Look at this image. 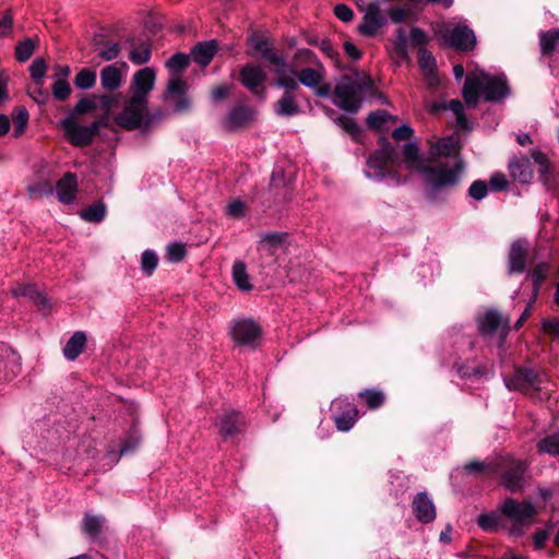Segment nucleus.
<instances>
[{
    "label": "nucleus",
    "instance_id": "39448f33",
    "mask_svg": "<svg viewBox=\"0 0 559 559\" xmlns=\"http://www.w3.org/2000/svg\"><path fill=\"white\" fill-rule=\"evenodd\" d=\"M114 121L126 130L147 127L151 122L148 104L129 97L122 105L120 111L115 115Z\"/></svg>",
    "mask_w": 559,
    "mask_h": 559
},
{
    "label": "nucleus",
    "instance_id": "0eeeda50",
    "mask_svg": "<svg viewBox=\"0 0 559 559\" xmlns=\"http://www.w3.org/2000/svg\"><path fill=\"white\" fill-rule=\"evenodd\" d=\"M437 34L445 45L460 50H468L476 43L474 32L466 25L442 23L438 26Z\"/></svg>",
    "mask_w": 559,
    "mask_h": 559
},
{
    "label": "nucleus",
    "instance_id": "864d4df0",
    "mask_svg": "<svg viewBox=\"0 0 559 559\" xmlns=\"http://www.w3.org/2000/svg\"><path fill=\"white\" fill-rule=\"evenodd\" d=\"M226 213L233 218H240L246 214V203L240 199L233 200L227 205Z\"/></svg>",
    "mask_w": 559,
    "mask_h": 559
},
{
    "label": "nucleus",
    "instance_id": "3c124183",
    "mask_svg": "<svg viewBox=\"0 0 559 559\" xmlns=\"http://www.w3.org/2000/svg\"><path fill=\"white\" fill-rule=\"evenodd\" d=\"M28 121V114L25 109H20L13 118V135L20 136L25 131Z\"/></svg>",
    "mask_w": 559,
    "mask_h": 559
},
{
    "label": "nucleus",
    "instance_id": "c03bdc74",
    "mask_svg": "<svg viewBox=\"0 0 559 559\" xmlns=\"http://www.w3.org/2000/svg\"><path fill=\"white\" fill-rule=\"evenodd\" d=\"M158 263L156 253L152 250H145L141 258V269L146 275H152Z\"/></svg>",
    "mask_w": 559,
    "mask_h": 559
},
{
    "label": "nucleus",
    "instance_id": "f257e3e1",
    "mask_svg": "<svg viewBox=\"0 0 559 559\" xmlns=\"http://www.w3.org/2000/svg\"><path fill=\"white\" fill-rule=\"evenodd\" d=\"M401 168L420 174L429 191L437 193L459 183L464 164L456 158L452 164L430 165V159L420 155L419 147L414 142L403 145L402 159H400L396 150L385 142L369 157L366 176L371 179H382L388 176L393 183L401 185L405 181L397 174Z\"/></svg>",
    "mask_w": 559,
    "mask_h": 559
},
{
    "label": "nucleus",
    "instance_id": "6e6552de",
    "mask_svg": "<svg viewBox=\"0 0 559 559\" xmlns=\"http://www.w3.org/2000/svg\"><path fill=\"white\" fill-rule=\"evenodd\" d=\"M265 59L273 66V73L275 75V83L287 91H295L298 88V71L294 66L288 64L282 55L273 51L265 52Z\"/></svg>",
    "mask_w": 559,
    "mask_h": 559
},
{
    "label": "nucleus",
    "instance_id": "cd10ccee",
    "mask_svg": "<svg viewBox=\"0 0 559 559\" xmlns=\"http://www.w3.org/2000/svg\"><path fill=\"white\" fill-rule=\"evenodd\" d=\"M241 425H242V419H241L240 414L233 411V412L226 413L219 419L218 429L223 436L228 437V436H233L234 433H236L239 430Z\"/></svg>",
    "mask_w": 559,
    "mask_h": 559
},
{
    "label": "nucleus",
    "instance_id": "774afa93",
    "mask_svg": "<svg viewBox=\"0 0 559 559\" xmlns=\"http://www.w3.org/2000/svg\"><path fill=\"white\" fill-rule=\"evenodd\" d=\"M489 183L493 190H503L508 187V180L502 174L492 175Z\"/></svg>",
    "mask_w": 559,
    "mask_h": 559
},
{
    "label": "nucleus",
    "instance_id": "473e14b6",
    "mask_svg": "<svg viewBox=\"0 0 559 559\" xmlns=\"http://www.w3.org/2000/svg\"><path fill=\"white\" fill-rule=\"evenodd\" d=\"M104 524L105 519L103 516L86 513L82 522V530L85 535H87L91 538H95L100 534Z\"/></svg>",
    "mask_w": 559,
    "mask_h": 559
},
{
    "label": "nucleus",
    "instance_id": "052dcab7",
    "mask_svg": "<svg viewBox=\"0 0 559 559\" xmlns=\"http://www.w3.org/2000/svg\"><path fill=\"white\" fill-rule=\"evenodd\" d=\"M337 123L340 124V127L345 130L346 132H348L349 134L352 135H356L359 133V127L357 126V123L355 122V120L353 118H349V117H340L337 119Z\"/></svg>",
    "mask_w": 559,
    "mask_h": 559
},
{
    "label": "nucleus",
    "instance_id": "2f4dec72",
    "mask_svg": "<svg viewBox=\"0 0 559 559\" xmlns=\"http://www.w3.org/2000/svg\"><path fill=\"white\" fill-rule=\"evenodd\" d=\"M252 115L253 112L248 108H235L226 117L225 127L230 130L242 127L252 118Z\"/></svg>",
    "mask_w": 559,
    "mask_h": 559
},
{
    "label": "nucleus",
    "instance_id": "f704fd0d",
    "mask_svg": "<svg viewBox=\"0 0 559 559\" xmlns=\"http://www.w3.org/2000/svg\"><path fill=\"white\" fill-rule=\"evenodd\" d=\"M233 280L237 287L241 290H250L252 287L249 281L246 264L241 261H237L233 265Z\"/></svg>",
    "mask_w": 559,
    "mask_h": 559
},
{
    "label": "nucleus",
    "instance_id": "338daca9",
    "mask_svg": "<svg viewBox=\"0 0 559 559\" xmlns=\"http://www.w3.org/2000/svg\"><path fill=\"white\" fill-rule=\"evenodd\" d=\"M413 135V129L407 126V124H403L399 128H396L393 132H392V136L397 140V141H403V140H407L409 139L411 136Z\"/></svg>",
    "mask_w": 559,
    "mask_h": 559
},
{
    "label": "nucleus",
    "instance_id": "5701e85b",
    "mask_svg": "<svg viewBox=\"0 0 559 559\" xmlns=\"http://www.w3.org/2000/svg\"><path fill=\"white\" fill-rule=\"evenodd\" d=\"M509 169L512 178L522 183H527L533 178V170L527 157L522 156L512 159L509 164Z\"/></svg>",
    "mask_w": 559,
    "mask_h": 559
},
{
    "label": "nucleus",
    "instance_id": "ddd939ff",
    "mask_svg": "<svg viewBox=\"0 0 559 559\" xmlns=\"http://www.w3.org/2000/svg\"><path fill=\"white\" fill-rule=\"evenodd\" d=\"M21 370V357L8 346H0V380L10 381Z\"/></svg>",
    "mask_w": 559,
    "mask_h": 559
},
{
    "label": "nucleus",
    "instance_id": "603ef678",
    "mask_svg": "<svg viewBox=\"0 0 559 559\" xmlns=\"http://www.w3.org/2000/svg\"><path fill=\"white\" fill-rule=\"evenodd\" d=\"M456 116V122L461 128H467V120L463 112V104L459 100H451L447 106Z\"/></svg>",
    "mask_w": 559,
    "mask_h": 559
},
{
    "label": "nucleus",
    "instance_id": "69168bd1",
    "mask_svg": "<svg viewBox=\"0 0 559 559\" xmlns=\"http://www.w3.org/2000/svg\"><path fill=\"white\" fill-rule=\"evenodd\" d=\"M550 528L538 530L533 535V542L535 549H542L545 543L549 538Z\"/></svg>",
    "mask_w": 559,
    "mask_h": 559
},
{
    "label": "nucleus",
    "instance_id": "de8ad7c7",
    "mask_svg": "<svg viewBox=\"0 0 559 559\" xmlns=\"http://www.w3.org/2000/svg\"><path fill=\"white\" fill-rule=\"evenodd\" d=\"M35 49V44L32 39L27 38L21 41L15 48L16 59L19 61H26L33 55Z\"/></svg>",
    "mask_w": 559,
    "mask_h": 559
},
{
    "label": "nucleus",
    "instance_id": "5fc2aeb1",
    "mask_svg": "<svg viewBox=\"0 0 559 559\" xmlns=\"http://www.w3.org/2000/svg\"><path fill=\"white\" fill-rule=\"evenodd\" d=\"M120 53V46L116 43H110L105 47L98 49V56L105 60L110 61L116 59Z\"/></svg>",
    "mask_w": 559,
    "mask_h": 559
},
{
    "label": "nucleus",
    "instance_id": "2eb2a0df",
    "mask_svg": "<svg viewBox=\"0 0 559 559\" xmlns=\"http://www.w3.org/2000/svg\"><path fill=\"white\" fill-rule=\"evenodd\" d=\"M187 84L178 76H173L167 85L166 100L174 104L176 111H185L190 107V100L186 95Z\"/></svg>",
    "mask_w": 559,
    "mask_h": 559
},
{
    "label": "nucleus",
    "instance_id": "412c9836",
    "mask_svg": "<svg viewBox=\"0 0 559 559\" xmlns=\"http://www.w3.org/2000/svg\"><path fill=\"white\" fill-rule=\"evenodd\" d=\"M527 245L523 240H516L511 245L509 255V272L521 273L524 271Z\"/></svg>",
    "mask_w": 559,
    "mask_h": 559
},
{
    "label": "nucleus",
    "instance_id": "9b49d317",
    "mask_svg": "<svg viewBox=\"0 0 559 559\" xmlns=\"http://www.w3.org/2000/svg\"><path fill=\"white\" fill-rule=\"evenodd\" d=\"M334 414V423L340 431H348L358 418L357 408L346 402L344 399H335L332 402Z\"/></svg>",
    "mask_w": 559,
    "mask_h": 559
},
{
    "label": "nucleus",
    "instance_id": "f03ea898",
    "mask_svg": "<svg viewBox=\"0 0 559 559\" xmlns=\"http://www.w3.org/2000/svg\"><path fill=\"white\" fill-rule=\"evenodd\" d=\"M508 94V85L503 75L491 76L476 70L468 74L463 87V98L467 106H476L479 96L486 100H499Z\"/></svg>",
    "mask_w": 559,
    "mask_h": 559
},
{
    "label": "nucleus",
    "instance_id": "4468645a",
    "mask_svg": "<svg viewBox=\"0 0 559 559\" xmlns=\"http://www.w3.org/2000/svg\"><path fill=\"white\" fill-rule=\"evenodd\" d=\"M385 17L382 15L380 7L377 3H370L365 8V14L358 26L360 34L373 36L385 24Z\"/></svg>",
    "mask_w": 559,
    "mask_h": 559
},
{
    "label": "nucleus",
    "instance_id": "423d86ee",
    "mask_svg": "<svg viewBox=\"0 0 559 559\" xmlns=\"http://www.w3.org/2000/svg\"><path fill=\"white\" fill-rule=\"evenodd\" d=\"M60 124L66 138L75 146H86L92 143L100 127H103L100 121H93L88 126H82L73 115L62 119Z\"/></svg>",
    "mask_w": 559,
    "mask_h": 559
},
{
    "label": "nucleus",
    "instance_id": "37998d69",
    "mask_svg": "<svg viewBox=\"0 0 559 559\" xmlns=\"http://www.w3.org/2000/svg\"><path fill=\"white\" fill-rule=\"evenodd\" d=\"M74 83L81 90H88L96 83V73L88 69H82L76 74Z\"/></svg>",
    "mask_w": 559,
    "mask_h": 559
},
{
    "label": "nucleus",
    "instance_id": "dca6fc26",
    "mask_svg": "<svg viewBox=\"0 0 559 559\" xmlns=\"http://www.w3.org/2000/svg\"><path fill=\"white\" fill-rule=\"evenodd\" d=\"M11 293L14 297L21 298L25 297L33 301L40 311L44 313H48L51 309V304L46 295L39 292L36 286L32 284H15L11 288Z\"/></svg>",
    "mask_w": 559,
    "mask_h": 559
},
{
    "label": "nucleus",
    "instance_id": "1a4fd4ad",
    "mask_svg": "<svg viewBox=\"0 0 559 559\" xmlns=\"http://www.w3.org/2000/svg\"><path fill=\"white\" fill-rule=\"evenodd\" d=\"M233 341L240 346H257L261 338V328L250 319L235 321L229 329Z\"/></svg>",
    "mask_w": 559,
    "mask_h": 559
},
{
    "label": "nucleus",
    "instance_id": "393cba45",
    "mask_svg": "<svg viewBox=\"0 0 559 559\" xmlns=\"http://www.w3.org/2000/svg\"><path fill=\"white\" fill-rule=\"evenodd\" d=\"M86 345V335L84 332H75L63 347V355L68 360H75L84 350Z\"/></svg>",
    "mask_w": 559,
    "mask_h": 559
},
{
    "label": "nucleus",
    "instance_id": "9d476101",
    "mask_svg": "<svg viewBox=\"0 0 559 559\" xmlns=\"http://www.w3.org/2000/svg\"><path fill=\"white\" fill-rule=\"evenodd\" d=\"M156 73L153 68L145 67L136 71L130 82V97L148 104V95L153 91Z\"/></svg>",
    "mask_w": 559,
    "mask_h": 559
},
{
    "label": "nucleus",
    "instance_id": "4d7b16f0",
    "mask_svg": "<svg viewBox=\"0 0 559 559\" xmlns=\"http://www.w3.org/2000/svg\"><path fill=\"white\" fill-rule=\"evenodd\" d=\"M186 255V248L182 243H170L167 247V258L171 262H179Z\"/></svg>",
    "mask_w": 559,
    "mask_h": 559
},
{
    "label": "nucleus",
    "instance_id": "e433bc0d",
    "mask_svg": "<svg viewBox=\"0 0 559 559\" xmlns=\"http://www.w3.org/2000/svg\"><path fill=\"white\" fill-rule=\"evenodd\" d=\"M106 215V206L103 203L94 204L86 210L82 211L81 217L86 222L98 223L104 219Z\"/></svg>",
    "mask_w": 559,
    "mask_h": 559
},
{
    "label": "nucleus",
    "instance_id": "58836bf2",
    "mask_svg": "<svg viewBox=\"0 0 559 559\" xmlns=\"http://www.w3.org/2000/svg\"><path fill=\"white\" fill-rule=\"evenodd\" d=\"M389 121L395 122L396 118L391 116L385 110H378V111L371 112L367 118V122H368L369 127L374 128V129H382L383 126Z\"/></svg>",
    "mask_w": 559,
    "mask_h": 559
},
{
    "label": "nucleus",
    "instance_id": "f8f14e48",
    "mask_svg": "<svg viewBox=\"0 0 559 559\" xmlns=\"http://www.w3.org/2000/svg\"><path fill=\"white\" fill-rule=\"evenodd\" d=\"M478 330L483 335L499 334L502 342L508 334V320H502L500 314L493 310L485 312L477 320Z\"/></svg>",
    "mask_w": 559,
    "mask_h": 559
},
{
    "label": "nucleus",
    "instance_id": "13d9d810",
    "mask_svg": "<svg viewBox=\"0 0 559 559\" xmlns=\"http://www.w3.org/2000/svg\"><path fill=\"white\" fill-rule=\"evenodd\" d=\"M469 195L475 200H481L487 195L488 188L485 181L477 180L469 187Z\"/></svg>",
    "mask_w": 559,
    "mask_h": 559
},
{
    "label": "nucleus",
    "instance_id": "c85d7f7f",
    "mask_svg": "<svg viewBox=\"0 0 559 559\" xmlns=\"http://www.w3.org/2000/svg\"><path fill=\"white\" fill-rule=\"evenodd\" d=\"M216 51V43L214 40L199 44L191 51L193 60L201 64L207 66Z\"/></svg>",
    "mask_w": 559,
    "mask_h": 559
},
{
    "label": "nucleus",
    "instance_id": "49530a36",
    "mask_svg": "<svg viewBox=\"0 0 559 559\" xmlns=\"http://www.w3.org/2000/svg\"><path fill=\"white\" fill-rule=\"evenodd\" d=\"M166 66L170 71L178 74L189 66V57L185 53H176L168 59Z\"/></svg>",
    "mask_w": 559,
    "mask_h": 559
},
{
    "label": "nucleus",
    "instance_id": "a211bd4d",
    "mask_svg": "<svg viewBox=\"0 0 559 559\" xmlns=\"http://www.w3.org/2000/svg\"><path fill=\"white\" fill-rule=\"evenodd\" d=\"M542 377L544 374L536 373L533 370L520 369L512 379L506 381V384L509 389L523 390L526 386H537L542 383Z\"/></svg>",
    "mask_w": 559,
    "mask_h": 559
},
{
    "label": "nucleus",
    "instance_id": "b1692460",
    "mask_svg": "<svg viewBox=\"0 0 559 559\" xmlns=\"http://www.w3.org/2000/svg\"><path fill=\"white\" fill-rule=\"evenodd\" d=\"M122 71L116 64L106 66L100 72V84L104 90L115 91L122 84Z\"/></svg>",
    "mask_w": 559,
    "mask_h": 559
},
{
    "label": "nucleus",
    "instance_id": "8fccbe9b",
    "mask_svg": "<svg viewBox=\"0 0 559 559\" xmlns=\"http://www.w3.org/2000/svg\"><path fill=\"white\" fill-rule=\"evenodd\" d=\"M359 396L366 401L369 408H377L384 402V395L380 391H364L359 393Z\"/></svg>",
    "mask_w": 559,
    "mask_h": 559
},
{
    "label": "nucleus",
    "instance_id": "4be33fe9",
    "mask_svg": "<svg viewBox=\"0 0 559 559\" xmlns=\"http://www.w3.org/2000/svg\"><path fill=\"white\" fill-rule=\"evenodd\" d=\"M242 84L250 91L254 92L265 81V73L259 66L248 64L240 72Z\"/></svg>",
    "mask_w": 559,
    "mask_h": 559
},
{
    "label": "nucleus",
    "instance_id": "0e129e2a",
    "mask_svg": "<svg viewBox=\"0 0 559 559\" xmlns=\"http://www.w3.org/2000/svg\"><path fill=\"white\" fill-rule=\"evenodd\" d=\"M334 13L343 22H350L354 17L353 10L346 4H337L334 9Z\"/></svg>",
    "mask_w": 559,
    "mask_h": 559
},
{
    "label": "nucleus",
    "instance_id": "f3484780",
    "mask_svg": "<svg viewBox=\"0 0 559 559\" xmlns=\"http://www.w3.org/2000/svg\"><path fill=\"white\" fill-rule=\"evenodd\" d=\"M413 510L416 519L423 523H430L436 519V508L426 492H419L413 500Z\"/></svg>",
    "mask_w": 559,
    "mask_h": 559
},
{
    "label": "nucleus",
    "instance_id": "72a5a7b5",
    "mask_svg": "<svg viewBox=\"0 0 559 559\" xmlns=\"http://www.w3.org/2000/svg\"><path fill=\"white\" fill-rule=\"evenodd\" d=\"M285 237H286L285 234H277V233L266 234L261 237V239L259 241L258 249L261 251H264L269 254H272L275 252L276 249L282 247V245L284 243Z\"/></svg>",
    "mask_w": 559,
    "mask_h": 559
},
{
    "label": "nucleus",
    "instance_id": "a18cd8bd",
    "mask_svg": "<svg viewBox=\"0 0 559 559\" xmlns=\"http://www.w3.org/2000/svg\"><path fill=\"white\" fill-rule=\"evenodd\" d=\"M71 93V86L69 82L63 78H56L52 85V95L59 100H64Z\"/></svg>",
    "mask_w": 559,
    "mask_h": 559
},
{
    "label": "nucleus",
    "instance_id": "4c0bfd02",
    "mask_svg": "<svg viewBox=\"0 0 559 559\" xmlns=\"http://www.w3.org/2000/svg\"><path fill=\"white\" fill-rule=\"evenodd\" d=\"M96 108H97V96L91 95V96L80 99L76 103V105L74 106L71 115H73L76 118V116L92 112Z\"/></svg>",
    "mask_w": 559,
    "mask_h": 559
},
{
    "label": "nucleus",
    "instance_id": "a878e982",
    "mask_svg": "<svg viewBox=\"0 0 559 559\" xmlns=\"http://www.w3.org/2000/svg\"><path fill=\"white\" fill-rule=\"evenodd\" d=\"M290 92L292 91L286 90L284 95L276 102L274 106V111L277 116L292 117L299 114L300 106L295 100Z\"/></svg>",
    "mask_w": 559,
    "mask_h": 559
},
{
    "label": "nucleus",
    "instance_id": "aec40b11",
    "mask_svg": "<svg viewBox=\"0 0 559 559\" xmlns=\"http://www.w3.org/2000/svg\"><path fill=\"white\" fill-rule=\"evenodd\" d=\"M57 195L62 203H72L78 191L76 178L72 174L64 175L56 187Z\"/></svg>",
    "mask_w": 559,
    "mask_h": 559
},
{
    "label": "nucleus",
    "instance_id": "a19ab883",
    "mask_svg": "<svg viewBox=\"0 0 559 559\" xmlns=\"http://www.w3.org/2000/svg\"><path fill=\"white\" fill-rule=\"evenodd\" d=\"M130 60L134 64H144L150 61L151 48L148 45L142 43L138 47H134L129 53Z\"/></svg>",
    "mask_w": 559,
    "mask_h": 559
},
{
    "label": "nucleus",
    "instance_id": "7ed1b4c3",
    "mask_svg": "<svg viewBox=\"0 0 559 559\" xmlns=\"http://www.w3.org/2000/svg\"><path fill=\"white\" fill-rule=\"evenodd\" d=\"M371 83L368 76L360 73L341 78L333 93V103L347 112L358 111L365 93L371 88Z\"/></svg>",
    "mask_w": 559,
    "mask_h": 559
},
{
    "label": "nucleus",
    "instance_id": "bb28decb",
    "mask_svg": "<svg viewBox=\"0 0 559 559\" xmlns=\"http://www.w3.org/2000/svg\"><path fill=\"white\" fill-rule=\"evenodd\" d=\"M418 62L424 75L430 86L438 84V79L435 75L436 60L432 53L426 49H421L418 56Z\"/></svg>",
    "mask_w": 559,
    "mask_h": 559
},
{
    "label": "nucleus",
    "instance_id": "bf43d9fd",
    "mask_svg": "<svg viewBox=\"0 0 559 559\" xmlns=\"http://www.w3.org/2000/svg\"><path fill=\"white\" fill-rule=\"evenodd\" d=\"M547 272H548V265L546 263H540L534 269V271L532 273V277H533V282H534V286H535V294L537 293L540 283L546 277Z\"/></svg>",
    "mask_w": 559,
    "mask_h": 559
},
{
    "label": "nucleus",
    "instance_id": "c9c22d12",
    "mask_svg": "<svg viewBox=\"0 0 559 559\" xmlns=\"http://www.w3.org/2000/svg\"><path fill=\"white\" fill-rule=\"evenodd\" d=\"M559 45V29L540 34V48L544 55L550 53Z\"/></svg>",
    "mask_w": 559,
    "mask_h": 559
},
{
    "label": "nucleus",
    "instance_id": "ea45409f",
    "mask_svg": "<svg viewBox=\"0 0 559 559\" xmlns=\"http://www.w3.org/2000/svg\"><path fill=\"white\" fill-rule=\"evenodd\" d=\"M538 450L544 453L559 455V431L540 440Z\"/></svg>",
    "mask_w": 559,
    "mask_h": 559
},
{
    "label": "nucleus",
    "instance_id": "6ab92c4d",
    "mask_svg": "<svg viewBox=\"0 0 559 559\" xmlns=\"http://www.w3.org/2000/svg\"><path fill=\"white\" fill-rule=\"evenodd\" d=\"M526 465L522 461L513 462L512 467L507 471L502 476V484L511 491H518L523 488L524 477L523 474Z\"/></svg>",
    "mask_w": 559,
    "mask_h": 559
},
{
    "label": "nucleus",
    "instance_id": "7c9ffc66",
    "mask_svg": "<svg viewBox=\"0 0 559 559\" xmlns=\"http://www.w3.org/2000/svg\"><path fill=\"white\" fill-rule=\"evenodd\" d=\"M457 140L454 136L441 139L440 141L430 145V156L432 158L440 156H451L455 153L457 147Z\"/></svg>",
    "mask_w": 559,
    "mask_h": 559
},
{
    "label": "nucleus",
    "instance_id": "c756f323",
    "mask_svg": "<svg viewBox=\"0 0 559 559\" xmlns=\"http://www.w3.org/2000/svg\"><path fill=\"white\" fill-rule=\"evenodd\" d=\"M324 71L320 66L318 68H307L298 72L297 81L298 84L314 88L321 83Z\"/></svg>",
    "mask_w": 559,
    "mask_h": 559
},
{
    "label": "nucleus",
    "instance_id": "79ce46f5",
    "mask_svg": "<svg viewBox=\"0 0 559 559\" xmlns=\"http://www.w3.org/2000/svg\"><path fill=\"white\" fill-rule=\"evenodd\" d=\"M29 71H31V76L34 81V84L38 85V86H43V84H44L43 80H44V76L47 71V64H46L45 60L41 58L35 59L29 67Z\"/></svg>",
    "mask_w": 559,
    "mask_h": 559
},
{
    "label": "nucleus",
    "instance_id": "20e7f679",
    "mask_svg": "<svg viewBox=\"0 0 559 559\" xmlns=\"http://www.w3.org/2000/svg\"><path fill=\"white\" fill-rule=\"evenodd\" d=\"M501 513L511 523L509 533L512 536H521L531 526L536 514L535 507L530 501H516L508 499L500 506Z\"/></svg>",
    "mask_w": 559,
    "mask_h": 559
},
{
    "label": "nucleus",
    "instance_id": "6e6d98bb",
    "mask_svg": "<svg viewBox=\"0 0 559 559\" xmlns=\"http://www.w3.org/2000/svg\"><path fill=\"white\" fill-rule=\"evenodd\" d=\"M116 98L110 95H102L97 96V107L100 106L105 110V117L99 120L103 122V126H106L109 119V111L115 104Z\"/></svg>",
    "mask_w": 559,
    "mask_h": 559
},
{
    "label": "nucleus",
    "instance_id": "e2e57ef3",
    "mask_svg": "<svg viewBox=\"0 0 559 559\" xmlns=\"http://www.w3.org/2000/svg\"><path fill=\"white\" fill-rule=\"evenodd\" d=\"M465 469L468 473L480 474L484 472L492 471L493 467L489 463L475 461V462L467 463L465 465Z\"/></svg>",
    "mask_w": 559,
    "mask_h": 559
},
{
    "label": "nucleus",
    "instance_id": "680f3d73",
    "mask_svg": "<svg viewBox=\"0 0 559 559\" xmlns=\"http://www.w3.org/2000/svg\"><path fill=\"white\" fill-rule=\"evenodd\" d=\"M409 12L406 8H392L389 10V16L393 23L400 24L407 20Z\"/></svg>",
    "mask_w": 559,
    "mask_h": 559
},
{
    "label": "nucleus",
    "instance_id": "09e8293b",
    "mask_svg": "<svg viewBox=\"0 0 559 559\" xmlns=\"http://www.w3.org/2000/svg\"><path fill=\"white\" fill-rule=\"evenodd\" d=\"M477 524L484 530L488 532H495L498 530L499 516L495 513L481 514L477 519Z\"/></svg>",
    "mask_w": 559,
    "mask_h": 559
}]
</instances>
